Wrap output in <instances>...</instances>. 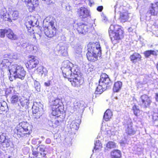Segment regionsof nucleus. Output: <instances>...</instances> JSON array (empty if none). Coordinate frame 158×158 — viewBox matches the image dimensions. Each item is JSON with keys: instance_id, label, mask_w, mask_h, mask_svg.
<instances>
[{"instance_id": "cd10ccee", "label": "nucleus", "mask_w": 158, "mask_h": 158, "mask_svg": "<svg viewBox=\"0 0 158 158\" xmlns=\"http://www.w3.org/2000/svg\"><path fill=\"white\" fill-rule=\"evenodd\" d=\"M38 148L40 152V154L42 155L43 157L45 156L47 153L45 146L44 145H40L38 146Z\"/></svg>"}, {"instance_id": "680f3d73", "label": "nucleus", "mask_w": 158, "mask_h": 158, "mask_svg": "<svg viewBox=\"0 0 158 158\" xmlns=\"http://www.w3.org/2000/svg\"><path fill=\"white\" fill-rule=\"evenodd\" d=\"M37 47H36V48H34V49L32 51H34V52H36L37 51Z\"/></svg>"}, {"instance_id": "f03ea898", "label": "nucleus", "mask_w": 158, "mask_h": 158, "mask_svg": "<svg viewBox=\"0 0 158 158\" xmlns=\"http://www.w3.org/2000/svg\"><path fill=\"white\" fill-rule=\"evenodd\" d=\"M109 35L113 44H116L123 37L124 31L120 26L117 24L111 25L108 30Z\"/></svg>"}, {"instance_id": "e433bc0d", "label": "nucleus", "mask_w": 158, "mask_h": 158, "mask_svg": "<svg viewBox=\"0 0 158 158\" xmlns=\"http://www.w3.org/2000/svg\"><path fill=\"white\" fill-rule=\"evenodd\" d=\"M152 8L149 10V13L151 14V15H156L157 13L156 12V7L153 5V4H152Z\"/></svg>"}, {"instance_id": "4d7b16f0", "label": "nucleus", "mask_w": 158, "mask_h": 158, "mask_svg": "<svg viewBox=\"0 0 158 158\" xmlns=\"http://www.w3.org/2000/svg\"><path fill=\"white\" fill-rule=\"evenodd\" d=\"M52 114L53 115H57L58 114V113H56V111H55L53 110Z\"/></svg>"}, {"instance_id": "7c9ffc66", "label": "nucleus", "mask_w": 158, "mask_h": 158, "mask_svg": "<svg viewBox=\"0 0 158 158\" xmlns=\"http://www.w3.org/2000/svg\"><path fill=\"white\" fill-rule=\"evenodd\" d=\"M10 139L7 138L6 137L4 141H2V143L0 144H2L3 147L7 148L10 146Z\"/></svg>"}, {"instance_id": "37998d69", "label": "nucleus", "mask_w": 158, "mask_h": 158, "mask_svg": "<svg viewBox=\"0 0 158 158\" xmlns=\"http://www.w3.org/2000/svg\"><path fill=\"white\" fill-rule=\"evenodd\" d=\"M6 137V134L4 133H3L2 135L0 136V144L2 143V141H4Z\"/></svg>"}, {"instance_id": "c756f323", "label": "nucleus", "mask_w": 158, "mask_h": 158, "mask_svg": "<svg viewBox=\"0 0 158 158\" xmlns=\"http://www.w3.org/2000/svg\"><path fill=\"white\" fill-rule=\"evenodd\" d=\"M82 47L81 46H78L76 47L75 49V54L77 56H79V57L82 56L81 53Z\"/></svg>"}, {"instance_id": "b1692460", "label": "nucleus", "mask_w": 158, "mask_h": 158, "mask_svg": "<svg viewBox=\"0 0 158 158\" xmlns=\"http://www.w3.org/2000/svg\"><path fill=\"white\" fill-rule=\"evenodd\" d=\"M122 83L120 81H118L115 83L113 88L114 92H118L121 89L122 86Z\"/></svg>"}, {"instance_id": "774afa93", "label": "nucleus", "mask_w": 158, "mask_h": 158, "mask_svg": "<svg viewBox=\"0 0 158 158\" xmlns=\"http://www.w3.org/2000/svg\"><path fill=\"white\" fill-rule=\"evenodd\" d=\"M121 145H122L123 144H124V143L123 142H121Z\"/></svg>"}, {"instance_id": "aec40b11", "label": "nucleus", "mask_w": 158, "mask_h": 158, "mask_svg": "<svg viewBox=\"0 0 158 158\" xmlns=\"http://www.w3.org/2000/svg\"><path fill=\"white\" fill-rule=\"evenodd\" d=\"M130 58L133 63H135L140 61L141 56L139 54L135 53L131 56Z\"/></svg>"}, {"instance_id": "3c124183", "label": "nucleus", "mask_w": 158, "mask_h": 158, "mask_svg": "<svg viewBox=\"0 0 158 158\" xmlns=\"http://www.w3.org/2000/svg\"><path fill=\"white\" fill-rule=\"evenodd\" d=\"M43 1H45L48 4H49L50 3L52 2V1L51 0H42Z\"/></svg>"}, {"instance_id": "de8ad7c7", "label": "nucleus", "mask_w": 158, "mask_h": 158, "mask_svg": "<svg viewBox=\"0 0 158 158\" xmlns=\"http://www.w3.org/2000/svg\"><path fill=\"white\" fill-rule=\"evenodd\" d=\"M60 123V122L58 120L55 121V123H54V124L53 125V126L54 127H56L57 126H58Z\"/></svg>"}, {"instance_id": "20e7f679", "label": "nucleus", "mask_w": 158, "mask_h": 158, "mask_svg": "<svg viewBox=\"0 0 158 158\" xmlns=\"http://www.w3.org/2000/svg\"><path fill=\"white\" fill-rule=\"evenodd\" d=\"M45 20L49 24L48 26L45 27L44 32L45 35L48 37H52L54 36L56 33V28L55 27L56 20L52 16L47 17Z\"/></svg>"}, {"instance_id": "f8f14e48", "label": "nucleus", "mask_w": 158, "mask_h": 158, "mask_svg": "<svg viewBox=\"0 0 158 158\" xmlns=\"http://www.w3.org/2000/svg\"><path fill=\"white\" fill-rule=\"evenodd\" d=\"M27 2L26 5L30 12H32L39 4L38 0H21Z\"/></svg>"}, {"instance_id": "a19ab883", "label": "nucleus", "mask_w": 158, "mask_h": 158, "mask_svg": "<svg viewBox=\"0 0 158 158\" xmlns=\"http://www.w3.org/2000/svg\"><path fill=\"white\" fill-rule=\"evenodd\" d=\"M7 29H1L0 30V36L1 37H4L5 34H6Z\"/></svg>"}, {"instance_id": "9b49d317", "label": "nucleus", "mask_w": 158, "mask_h": 158, "mask_svg": "<svg viewBox=\"0 0 158 158\" xmlns=\"http://www.w3.org/2000/svg\"><path fill=\"white\" fill-rule=\"evenodd\" d=\"M9 71L10 75H12L15 78H18L23 80L25 75L24 70H9Z\"/></svg>"}, {"instance_id": "412c9836", "label": "nucleus", "mask_w": 158, "mask_h": 158, "mask_svg": "<svg viewBox=\"0 0 158 158\" xmlns=\"http://www.w3.org/2000/svg\"><path fill=\"white\" fill-rule=\"evenodd\" d=\"M6 35L9 39L12 40H15L17 39V36L10 29H7V32Z\"/></svg>"}, {"instance_id": "dca6fc26", "label": "nucleus", "mask_w": 158, "mask_h": 158, "mask_svg": "<svg viewBox=\"0 0 158 158\" xmlns=\"http://www.w3.org/2000/svg\"><path fill=\"white\" fill-rule=\"evenodd\" d=\"M73 70V78H73V81H71L72 82V85L76 86H78L80 85V79L79 77H78V75L77 74V72L75 71L76 70Z\"/></svg>"}, {"instance_id": "052dcab7", "label": "nucleus", "mask_w": 158, "mask_h": 158, "mask_svg": "<svg viewBox=\"0 0 158 158\" xmlns=\"http://www.w3.org/2000/svg\"><path fill=\"white\" fill-rule=\"evenodd\" d=\"M156 100L158 101V94H156Z\"/></svg>"}, {"instance_id": "09e8293b", "label": "nucleus", "mask_w": 158, "mask_h": 158, "mask_svg": "<svg viewBox=\"0 0 158 158\" xmlns=\"http://www.w3.org/2000/svg\"><path fill=\"white\" fill-rule=\"evenodd\" d=\"M39 153L36 151L33 150V154L36 156H38Z\"/></svg>"}, {"instance_id": "423d86ee", "label": "nucleus", "mask_w": 158, "mask_h": 158, "mask_svg": "<svg viewBox=\"0 0 158 158\" xmlns=\"http://www.w3.org/2000/svg\"><path fill=\"white\" fill-rule=\"evenodd\" d=\"M92 25L90 23L85 24L82 22L74 23L73 27L74 29H76L78 33L80 34H85L90 29Z\"/></svg>"}, {"instance_id": "4be33fe9", "label": "nucleus", "mask_w": 158, "mask_h": 158, "mask_svg": "<svg viewBox=\"0 0 158 158\" xmlns=\"http://www.w3.org/2000/svg\"><path fill=\"white\" fill-rule=\"evenodd\" d=\"M21 47L24 48H26V50L27 52H31L34 49V48H36L35 46H33L32 45H29L27 43H23L21 45Z\"/></svg>"}, {"instance_id": "0e129e2a", "label": "nucleus", "mask_w": 158, "mask_h": 158, "mask_svg": "<svg viewBox=\"0 0 158 158\" xmlns=\"http://www.w3.org/2000/svg\"><path fill=\"white\" fill-rule=\"evenodd\" d=\"M18 86H20V85H21V84L19 82V83H18Z\"/></svg>"}, {"instance_id": "ddd939ff", "label": "nucleus", "mask_w": 158, "mask_h": 158, "mask_svg": "<svg viewBox=\"0 0 158 158\" xmlns=\"http://www.w3.org/2000/svg\"><path fill=\"white\" fill-rule=\"evenodd\" d=\"M139 102L141 106L144 107H147L152 102L151 98L146 95H143L140 98Z\"/></svg>"}, {"instance_id": "5fc2aeb1", "label": "nucleus", "mask_w": 158, "mask_h": 158, "mask_svg": "<svg viewBox=\"0 0 158 158\" xmlns=\"http://www.w3.org/2000/svg\"><path fill=\"white\" fill-rule=\"evenodd\" d=\"M133 29H132V27H130L128 29V31L129 32H131L132 31H133Z\"/></svg>"}, {"instance_id": "f257e3e1", "label": "nucleus", "mask_w": 158, "mask_h": 158, "mask_svg": "<svg viewBox=\"0 0 158 158\" xmlns=\"http://www.w3.org/2000/svg\"><path fill=\"white\" fill-rule=\"evenodd\" d=\"M86 53L88 60L91 61H94L98 60V57L101 54V48L99 44L96 42L89 43L87 45Z\"/></svg>"}, {"instance_id": "338daca9", "label": "nucleus", "mask_w": 158, "mask_h": 158, "mask_svg": "<svg viewBox=\"0 0 158 158\" xmlns=\"http://www.w3.org/2000/svg\"><path fill=\"white\" fill-rule=\"evenodd\" d=\"M156 68L157 69H158V64L157 65Z\"/></svg>"}, {"instance_id": "6e6d98bb", "label": "nucleus", "mask_w": 158, "mask_h": 158, "mask_svg": "<svg viewBox=\"0 0 158 158\" xmlns=\"http://www.w3.org/2000/svg\"><path fill=\"white\" fill-rule=\"evenodd\" d=\"M45 85L46 86H48L50 85V83L49 82H45L44 83Z\"/></svg>"}, {"instance_id": "c85d7f7f", "label": "nucleus", "mask_w": 158, "mask_h": 158, "mask_svg": "<svg viewBox=\"0 0 158 158\" xmlns=\"http://www.w3.org/2000/svg\"><path fill=\"white\" fill-rule=\"evenodd\" d=\"M59 52L61 55L64 56H65L67 55V48L65 46H62L60 47L59 49Z\"/></svg>"}, {"instance_id": "a878e982", "label": "nucleus", "mask_w": 158, "mask_h": 158, "mask_svg": "<svg viewBox=\"0 0 158 158\" xmlns=\"http://www.w3.org/2000/svg\"><path fill=\"white\" fill-rule=\"evenodd\" d=\"M115 147L116 144L114 142L111 141L107 143L106 147L105 148L104 151L106 152L107 151Z\"/></svg>"}, {"instance_id": "1a4fd4ad", "label": "nucleus", "mask_w": 158, "mask_h": 158, "mask_svg": "<svg viewBox=\"0 0 158 158\" xmlns=\"http://www.w3.org/2000/svg\"><path fill=\"white\" fill-rule=\"evenodd\" d=\"M29 58L30 59L26 64L27 68L29 69L35 68L39 63L37 57L33 56H29Z\"/></svg>"}, {"instance_id": "bb28decb", "label": "nucleus", "mask_w": 158, "mask_h": 158, "mask_svg": "<svg viewBox=\"0 0 158 158\" xmlns=\"http://www.w3.org/2000/svg\"><path fill=\"white\" fill-rule=\"evenodd\" d=\"M0 114H1L3 111L7 110L8 107L5 101L0 102Z\"/></svg>"}, {"instance_id": "2eb2a0df", "label": "nucleus", "mask_w": 158, "mask_h": 158, "mask_svg": "<svg viewBox=\"0 0 158 158\" xmlns=\"http://www.w3.org/2000/svg\"><path fill=\"white\" fill-rule=\"evenodd\" d=\"M0 17L2 19L5 21H7L9 22L11 21L9 15L7 13L6 10L5 8L3 7L1 10Z\"/></svg>"}, {"instance_id": "69168bd1", "label": "nucleus", "mask_w": 158, "mask_h": 158, "mask_svg": "<svg viewBox=\"0 0 158 158\" xmlns=\"http://www.w3.org/2000/svg\"><path fill=\"white\" fill-rule=\"evenodd\" d=\"M126 72V71L125 70H124V71H123V73H125Z\"/></svg>"}, {"instance_id": "8fccbe9b", "label": "nucleus", "mask_w": 158, "mask_h": 158, "mask_svg": "<svg viewBox=\"0 0 158 158\" xmlns=\"http://www.w3.org/2000/svg\"><path fill=\"white\" fill-rule=\"evenodd\" d=\"M5 57H7L9 58H11L12 57V55L11 54H6L5 55Z\"/></svg>"}, {"instance_id": "393cba45", "label": "nucleus", "mask_w": 158, "mask_h": 158, "mask_svg": "<svg viewBox=\"0 0 158 158\" xmlns=\"http://www.w3.org/2000/svg\"><path fill=\"white\" fill-rule=\"evenodd\" d=\"M112 115V114L111 111L108 109L105 112L103 118L106 121H107L111 118V117Z\"/></svg>"}, {"instance_id": "e2e57ef3", "label": "nucleus", "mask_w": 158, "mask_h": 158, "mask_svg": "<svg viewBox=\"0 0 158 158\" xmlns=\"http://www.w3.org/2000/svg\"><path fill=\"white\" fill-rule=\"evenodd\" d=\"M107 20V19L106 17H105L103 19V21H104V22H106Z\"/></svg>"}, {"instance_id": "72a5a7b5", "label": "nucleus", "mask_w": 158, "mask_h": 158, "mask_svg": "<svg viewBox=\"0 0 158 158\" xmlns=\"http://www.w3.org/2000/svg\"><path fill=\"white\" fill-rule=\"evenodd\" d=\"M20 99L18 95H15L12 96L10 99V101L12 103H15L19 101Z\"/></svg>"}, {"instance_id": "2f4dec72", "label": "nucleus", "mask_w": 158, "mask_h": 158, "mask_svg": "<svg viewBox=\"0 0 158 158\" xmlns=\"http://www.w3.org/2000/svg\"><path fill=\"white\" fill-rule=\"evenodd\" d=\"M79 123L76 122L75 121H73L70 124V127L72 129L77 130L78 129L79 127Z\"/></svg>"}, {"instance_id": "6e6552de", "label": "nucleus", "mask_w": 158, "mask_h": 158, "mask_svg": "<svg viewBox=\"0 0 158 158\" xmlns=\"http://www.w3.org/2000/svg\"><path fill=\"white\" fill-rule=\"evenodd\" d=\"M119 20L121 23L127 22L129 19V14L125 7L121 6L119 8Z\"/></svg>"}, {"instance_id": "5701e85b", "label": "nucleus", "mask_w": 158, "mask_h": 158, "mask_svg": "<svg viewBox=\"0 0 158 158\" xmlns=\"http://www.w3.org/2000/svg\"><path fill=\"white\" fill-rule=\"evenodd\" d=\"M72 70H63L62 71L64 77L69 78L70 77L71 78H73V73Z\"/></svg>"}, {"instance_id": "6ab92c4d", "label": "nucleus", "mask_w": 158, "mask_h": 158, "mask_svg": "<svg viewBox=\"0 0 158 158\" xmlns=\"http://www.w3.org/2000/svg\"><path fill=\"white\" fill-rule=\"evenodd\" d=\"M110 156L112 158H120L121 157V151L118 149H114L110 152Z\"/></svg>"}, {"instance_id": "0eeeda50", "label": "nucleus", "mask_w": 158, "mask_h": 158, "mask_svg": "<svg viewBox=\"0 0 158 158\" xmlns=\"http://www.w3.org/2000/svg\"><path fill=\"white\" fill-rule=\"evenodd\" d=\"M11 65L10 62L9 60L7 59H5L2 60V62L0 64L1 69H22L23 68L21 66L18 65L17 64H12L11 65L10 67V65Z\"/></svg>"}, {"instance_id": "a18cd8bd", "label": "nucleus", "mask_w": 158, "mask_h": 158, "mask_svg": "<svg viewBox=\"0 0 158 158\" xmlns=\"http://www.w3.org/2000/svg\"><path fill=\"white\" fill-rule=\"evenodd\" d=\"M33 114H38L39 113L38 108L36 107L35 109H34L33 108Z\"/></svg>"}, {"instance_id": "bf43d9fd", "label": "nucleus", "mask_w": 158, "mask_h": 158, "mask_svg": "<svg viewBox=\"0 0 158 158\" xmlns=\"http://www.w3.org/2000/svg\"><path fill=\"white\" fill-rule=\"evenodd\" d=\"M10 77H9V79H10V81H12V78L11 77H14L12 75H10Z\"/></svg>"}, {"instance_id": "603ef678", "label": "nucleus", "mask_w": 158, "mask_h": 158, "mask_svg": "<svg viewBox=\"0 0 158 158\" xmlns=\"http://www.w3.org/2000/svg\"><path fill=\"white\" fill-rule=\"evenodd\" d=\"M46 142L47 143L49 144L51 143V141L49 139H47L46 140Z\"/></svg>"}, {"instance_id": "13d9d810", "label": "nucleus", "mask_w": 158, "mask_h": 158, "mask_svg": "<svg viewBox=\"0 0 158 158\" xmlns=\"http://www.w3.org/2000/svg\"><path fill=\"white\" fill-rule=\"evenodd\" d=\"M131 27H132V29L134 30L136 28V26L135 25H131Z\"/></svg>"}, {"instance_id": "864d4df0", "label": "nucleus", "mask_w": 158, "mask_h": 158, "mask_svg": "<svg viewBox=\"0 0 158 158\" xmlns=\"http://www.w3.org/2000/svg\"><path fill=\"white\" fill-rule=\"evenodd\" d=\"M153 6L156 7V9H158V2H156L155 4H153Z\"/></svg>"}, {"instance_id": "79ce46f5", "label": "nucleus", "mask_w": 158, "mask_h": 158, "mask_svg": "<svg viewBox=\"0 0 158 158\" xmlns=\"http://www.w3.org/2000/svg\"><path fill=\"white\" fill-rule=\"evenodd\" d=\"M60 102V100L59 99H56L54 100L53 102V106H57V107L59 108V104Z\"/></svg>"}, {"instance_id": "a211bd4d", "label": "nucleus", "mask_w": 158, "mask_h": 158, "mask_svg": "<svg viewBox=\"0 0 158 158\" xmlns=\"http://www.w3.org/2000/svg\"><path fill=\"white\" fill-rule=\"evenodd\" d=\"M125 132L127 134L130 135L135 134L136 130L133 128L132 125V123H130V124H128L127 127L125 129Z\"/></svg>"}, {"instance_id": "ea45409f", "label": "nucleus", "mask_w": 158, "mask_h": 158, "mask_svg": "<svg viewBox=\"0 0 158 158\" xmlns=\"http://www.w3.org/2000/svg\"><path fill=\"white\" fill-rule=\"evenodd\" d=\"M132 109L133 110L134 114L136 116H137L138 113L139 112V110L138 109L136 106L135 105L133 107Z\"/></svg>"}, {"instance_id": "4468645a", "label": "nucleus", "mask_w": 158, "mask_h": 158, "mask_svg": "<svg viewBox=\"0 0 158 158\" xmlns=\"http://www.w3.org/2000/svg\"><path fill=\"white\" fill-rule=\"evenodd\" d=\"M77 13L81 18H86L90 15V11L85 7H81L78 9Z\"/></svg>"}, {"instance_id": "f3484780", "label": "nucleus", "mask_w": 158, "mask_h": 158, "mask_svg": "<svg viewBox=\"0 0 158 158\" xmlns=\"http://www.w3.org/2000/svg\"><path fill=\"white\" fill-rule=\"evenodd\" d=\"M77 68V66L73 65V64L68 61H64L62 64V67L61 69H76Z\"/></svg>"}, {"instance_id": "473e14b6", "label": "nucleus", "mask_w": 158, "mask_h": 158, "mask_svg": "<svg viewBox=\"0 0 158 158\" xmlns=\"http://www.w3.org/2000/svg\"><path fill=\"white\" fill-rule=\"evenodd\" d=\"M20 103L22 106H27L29 104V100L24 98L19 99Z\"/></svg>"}, {"instance_id": "c03bdc74", "label": "nucleus", "mask_w": 158, "mask_h": 158, "mask_svg": "<svg viewBox=\"0 0 158 158\" xmlns=\"http://www.w3.org/2000/svg\"><path fill=\"white\" fill-rule=\"evenodd\" d=\"M65 101L67 103H70L71 102V99L70 97L66 96L65 98Z\"/></svg>"}, {"instance_id": "4c0bfd02", "label": "nucleus", "mask_w": 158, "mask_h": 158, "mask_svg": "<svg viewBox=\"0 0 158 158\" xmlns=\"http://www.w3.org/2000/svg\"><path fill=\"white\" fill-rule=\"evenodd\" d=\"M34 87L36 90L38 92H40V83L38 81H34Z\"/></svg>"}, {"instance_id": "49530a36", "label": "nucleus", "mask_w": 158, "mask_h": 158, "mask_svg": "<svg viewBox=\"0 0 158 158\" xmlns=\"http://www.w3.org/2000/svg\"><path fill=\"white\" fill-rule=\"evenodd\" d=\"M103 7L102 6H98V7L97 8V10L99 12H101L102 11V10L103 9Z\"/></svg>"}, {"instance_id": "c9c22d12", "label": "nucleus", "mask_w": 158, "mask_h": 158, "mask_svg": "<svg viewBox=\"0 0 158 158\" xmlns=\"http://www.w3.org/2000/svg\"><path fill=\"white\" fill-rule=\"evenodd\" d=\"M144 53L145 56L146 57H148L151 54L153 55H156V53L154 51L150 50L145 51Z\"/></svg>"}, {"instance_id": "f704fd0d", "label": "nucleus", "mask_w": 158, "mask_h": 158, "mask_svg": "<svg viewBox=\"0 0 158 158\" xmlns=\"http://www.w3.org/2000/svg\"><path fill=\"white\" fill-rule=\"evenodd\" d=\"M94 145V150H95V151L99 150L102 147V144L98 140H96Z\"/></svg>"}, {"instance_id": "39448f33", "label": "nucleus", "mask_w": 158, "mask_h": 158, "mask_svg": "<svg viewBox=\"0 0 158 158\" xmlns=\"http://www.w3.org/2000/svg\"><path fill=\"white\" fill-rule=\"evenodd\" d=\"M15 132L20 137L25 136L26 135H29L32 131V126L25 122L20 123L14 130Z\"/></svg>"}, {"instance_id": "7ed1b4c3", "label": "nucleus", "mask_w": 158, "mask_h": 158, "mask_svg": "<svg viewBox=\"0 0 158 158\" xmlns=\"http://www.w3.org/2000/svg\"><path fill=\"white\" fill-rule=\"evenodd\" d=\"M99 85L97 87L95 93L101 94L104 91L110 88L112 83L108 76L105 73H102L100 76Z\"/></svg>"}, {"instance_id": "9d476101", "label": "nucleus", "mask_w": 158, "mask_h": 158, "mask_svg": "<svg viewBox=\"0 0 158 158\" xmlns=\"http://www.w3.org/2000/svg\"><path fill=\"white\" fill-rule=\"evenodd\" d=\"M37 20L36 19L35 17L31 16L28 17L26 20L25 25L28 29L30 30L31 27H34L37 25Z\"/></svg>"}, {"instance_id": "58836bf2", "label": "nucleus", "mask_w": 158, "mask_h": 158, "mask_svg": "<svg viewBox=\"0 0 158 158\" xmlns=\"http://www.w3.org/2000/svg\"><path fill=\"white\" fill-rule=\"evenodd\" d=\"M18 16L19 13L17 11L15 10L13 12L12 16L13 19H16L18 18Z\"/></svg>"}]
</instances>
